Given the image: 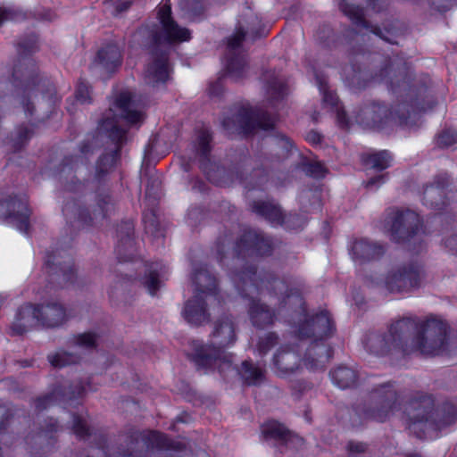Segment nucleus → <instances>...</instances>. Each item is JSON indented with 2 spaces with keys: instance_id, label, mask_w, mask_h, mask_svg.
<instances>
[{
  "instance_id": "obj_1",
  "label": "nucleus",
  "mask_w": 457,
  "mask_h": 457,
  "mask_svg": "<svg viewBox=\"0 0 457 457\" xmlns=\"http://www.w3.org/2000/svg\"><path fill=\"white\" fill-rule=\"evenodd\" d=\"M231 279L238 293L250 300L248 313L252 324L263 328L273 324L276 315L256 297L265 292L278 300V314L284 312L290 316L288 323L296 327L300 339L313 338L303 358L304 366L311 370H323L333 356V349L326 344L335 331V325L328 311L308 317L302 291L304 281L299 278L278 277L271 271L257 273L253 265L235 271Z\"/></svg>"
},
{
  "instance_id": "obj_2",
  "label": "nucleus",
  "mask_w": 457,
  "mask_h": 457,
  "mask_svg": "<svg viewBox=\"0 0 457 457\" xmlns=\"http://www.w3.org/2000/svg\"><path fill=\"white\" fill-rule=\"evenodd\" d=\"M448 325L433 315L420 318L406 316L390 324L387 333L371 331L362 338L371 354L384 356L399 353L438 355L446 349Z\"/></svg>"
},
{
  "instance_id": "obj_3",
  "label": "nucleus",
  "mask_w": 457,
  "mask_h": 457,
  "mask_svg": "<svg viewBox=\"0 0 457 457\" xmlns=\"http://www.w3.org/2000/svg\"><path fill=\"white\" fill-rule=\"evenodd\" d=\"M394 67L392 61L386 60L372 79L389 85L395 94H400L404 99L392 108L378 101L365 103L354 116L355 121L360 125L370 129H383L388 125L403 126L407 125L411 112L433 107L434 101L429 98L428 87L410 85L409 79L402 78V74L396 72Z\"/></svg>"
},
{
  "instance_id": "obj_4",
  "label": "nucleus",
  "mask_w": 457,
  "mask_h": 457,
  "mask_svg": "<svg viewBox=\"0 0 457 457\" xmlns=\"http://www.w3.org/2000/svg\"><path fill=\"white\" fill-rule=\"evenodd\" d=\"M143 119L141 108L130 90L123 89L115 95L111 107L98 126L99 133L104 134L115 145V148L111 153L103 154L97 162L98 179L109 172L120 159V150L127 141L129 127L141 123Z\"/></svg>"
},
{
  "instance_id": "obj_5",
  "label": "nucleus",
  "mask_w": 457,
  "mask_h": 457,
  "mask_svg": "<svg viewBox=\"0 0 457 457\" xmlns=\"http://www.w3.org/2000/svg\"><path fill=\"white\" fill-rule=\"evenodd\" d=\"M37 47V37L31 34L27 38L18 42L19 60L13 67L12 82L0 80V100L6 96L5 90L10 86L14 87L15 93L21 97V103L26 113L32 115L33 106H29V98L41 92L50 104L60 100L56 96L55 87L46 77L39 74L33 59L29 55Z\"/></svg>"
},
{
  "instance_id": "obj_6",
  "label": "nucleus",
  "mask_w": 457,
  "mask_h": 457,
  "mask_svg": "<svg viewBox=\"0 0 457 457\" xmlns=\"http://www.w3.org/2000/svg\"><path fill=\"white\" fill-rule=\"evenodd\" d=\"M237 324L232 315L218 318L210 335V344L204 345L198 340L191 342L190 360L197 370L204 371L218 370L219 373L232 369V353L225 349L237 341Z\"/></svg>"
},
{
  "instance_id": "obj_7",
  "label": "nucleus",
  "mask_w": 457,
  "mask_h": 457,
  "mask_svg": "<svg viewBox=\"0 0 457 457\" xmlns=\"http://www.w3.org/2000/svg\"><path fill=\"white\" fill-rule=\"evenodd\" d=\"M401 403L409 428L419 438H423L428 431L441 430L457 421V405L453 402Z\"/></svg>"
},
{
  "instance_id": "obj_8",
  "label": "nucleus",
  "mask_w": 457,
  "mask_h": 457,
  "mask_svg": "<svg viewBox=\"0 0 457 457\" xmlns=\"http://www.w3.org/2000/svg\"><path fill=\"white\" fill-rule=\"evenodd\" d=\"M193 282L195 285V295L186 303L182 314L189 324L199 326L210 320L204 296L216 298L217 280L206 266H201L195 269Z\"/></svg>"
},
{
  "instance_id": "obj_9",
  "label": "nucleus",
  "mask_w": 457,
  "mask_h": 457,
  "mask_svg": "<svg viewBox=\"0 0 457 457\" xmlns=\"http://www.w3.org/2000/svg\"><path fill=\"white\" fill-rule=\"evenodd\" d=\"M224 129L229 133L248 135L256 129L269 130L275 125V116L268 112H256L243 105L231 107L221 121Z\"/></svg>"
},
{
  "instance_id": "obj_10",
  "label": "nucleus",
  "mask_w": 457,
  "mask_h": 457,
  "mask_svg": "<svg viewBox=\"0 0 457 457\" xmlns=\"http://www.w3.org/2000/svg\"><path fill=\"white\" fill-rule=\"evenodd\" d=\"M96 207L89 213L88 209L81 207L75 200L68 202L62 208V212L72 226L83 228L88 225H96L105 219L112 210V203L108 194L98 193Z\"/></svg>"
},
{
  "instance_id": "obj_11",
  "label": "nucleus",
  "mask_w": 457,
  "mask_h": 457,
  "mask_svg": "<svg viewBox=\"0 0 457 457\" xmlns=\"http://www.w3.org/2000/svg\"><path fill=\"white\" fill-rule=\"evenodd\" d=\"M424 272L417 262H407L392 268L383 281L391 293H409L421 286Z\"/></svg>"
},
{
  "instance_id": "obj_12",
  "label": "nucleus",
  "mask_w": 457,
  "mask_h": 457,
  "mask_svg": "<svg viewBox=\"0 0 457 457\" xmlns=\"http://www.w3.org/2000/svg\"><path fill=\"white\" fill-rule=\"evenodd\" d=\"M386 223L395 242H411L421 230L420 219L413 211H395L388 213Z\"/></svg>"
},
{
  "instance_id": "obj_13",
  "label": "nucleus",
  "mask_w": 457,
  "mask_h": 457,
  "mask_svg": "<svg viewBox=\"0 0 457 457\" xmlns=\"http://www.w3.org/2000/svg\"><path fill=\"white\" fill-rule=\"evenodd\" d=\"M157 19L161 24V30L154 34L153 39L155 45L162 43L187 41L190 39V31L181 28L172 18L171 4L170 0H163L156 8Z\"/></svg>"
},
{
  "instance_id": "obj_14",
  "label": "nucleus",
  "mask_w": 457,
  "mask_h": 457,
  "mask_svg": "<svg viewBox=\"0 0 457 457\" xmlns=\"http://www.w3.org/2000/svg\"><path fill=\"white\" fill-rule=\"evenodd\" d=\"M31 211L26 199L12 197L0 193V219L28 234Z\"/></svg>"
},
{
  "instance_id": "obj_15",
  "label": "nucleus",
  "mask_w": 457,
  "mask_h": 457,
  "mask_svg": "<svg viewBox=\"0 0 457 457\" xmlns=\"http://www.w3.org/2000/svg\"><path fill=\"white\" fill-rule=\"evenodd\" d=\"M275 244L271 237L255 229H246L236 243L237 259L245 256H268L274 250Z\"/></svg>"
},
{
  "instance_id": "obj_16",
  "label": "nucleus",
  "mask_w": 457,
  "mask_h": 457,
  "mask_svg": "<svg viewBox=\"0 0 457 457\" xmlns=\"http://www.w3.org/2000/svg\"><path fill=\"white\" fill-rule=\"evenodd\" d=\"M245 37V31L240 27L228 38L226 71L228 76L236 81L245 78L248 71L245 55L241 54V45Z\"/></svg>"
},
{
  "instance_id": "obj_17",
  "label": "nucleus",
  "mask_w": 457,
  "mask_h": 457,
  "mask_svg": "<svg viewBox=\"0 0 457 457\" xmlns=\"http://www.w3.org/2000/svg\"><path fill=\"white\" fill-rule=\"evenodd\" d=\"M45 268L50 278V284L56 283L61 287L73 284L75 271L70 257L62 255L60 252L47 253Z\"/></svg>"
},
{
  "instance_id": "obj_18",
  "label": "nucleus",
  "mask_w": 457,
  "mask_h": 457,
  "mask_svg": "<svg viewBox=\"0 0 457 457\" xmlns=\"http://www.w3.org/2000/svg\"><path fill=\"white\" fill-rule=\"evenodd\" d=\"M251 208L274 226L283 225L287 229H296L303 225L298 214L284 215L280 207L270 201H254Z\"/></svg>"
},
{
  "instance_id": "obj_19",
  "label": "nucleus",
  "mask_w": 457,
  "mask_h": 457,
  "mask_svg": "<svg viewBox=\"0 0 457 457\" xmlns=\"http://www.w3.org/2000/svg\"><path fill=\"white\" fill-rule=\"evenodd\" d=\"M339 8L342 12L347 16L354 25L360 27L361 29H369L375 36L390 42V40L385 37L382 30L376 27L371 26L369 22L364 19L363 9L358 5H355L353 3L350 2V0H339ZM369 6H370L374 11L380 12L382 10V5L386 0H365Z\"/></svg>"
},
{
  "instance_id": "obj_20",
  "label": "nucleus",
  "mask_w": 457,
  "mask_h": 457,
  "mask_svg": "<svg viewBox=\"0 0 457 457\" xmlns=\"http://www.w3.org/2000/svg\"><path fill=\"white\" fill-rule=\"evenodd\" d=\"M262 434L266 440H274L278 448H299L303 439L277 420H269L262 426Z\"/></svg>"
},
{
  "instance_id": "obj_21",
  "label": "nucleus",
  "mask_w": 457,
  "mask_h": 457,
  "mask_svg": "<svg viewBox=\"0 0 457 457\" xmlns=\"http://www.w3.org/2000/svg\"><path fill=\"white\" fill-rule=\"evenodd\" d=\"M138 439L139 435L131 436L126 441V448L119 447L117 453H111L105 436L95 434V444L90 447L88 457H141V453L134 446L139 443Z\"/></svg>"
},
{
  "instance_id": "obj_22",
  "label": "nucleus",
  "mask_w": 457,
  "mask_h": 457,
  "mask_svg": "<svg viewBox=\"0 0 457 457\" xmlns=\"http://www.w3.org/2000/svg\"><path fill=\"white\" fill-rule=\"evenodd\" d=\"M39 312L37 304L26 303L21 306L11 325V334L21 336L39 326Z\"/></svg>"
},
{
  "instance_id": "obj_23",
  "label": "nucleus",
  "mask_w": 457,
  "mask_h": 457,
  "mask_svg": "<svg viewBox=\"0 0 457 457\" xmlns=\"http://www.w3.org/2000/svg\"><path fill=\"white\" fill-rule=\"evenodd\" d=\"M119 237L116 246L117 258L120 262H130L134 258V223L131 220L123 221L117 229Z\"/></svg>"
},
{
  "instance_id": "obj_24",
  "label": "nucleus",
  "mask_w": 457,
  "mask_h": 457,
  "mask_svg": "<svg viewBox=\"0 0 457 457\" xmlns=\"http://www.w3.org/2000/svg\"><path fill=\"white\" fill-rule=\"evenodd\" d=\"M152 59L145 70L148 83L153 86L160 82L164 83L169 79V52L154 50Z\"/></svg>"
},
{
  "instance_id": "obj_25",
  "label": "nucleus",
  "mask_w": 457,
  "mask_h": 457,
  "mask_svg": "<svg viewBox=\"0 0 457 457\" xmlns=\"http://www.w3.org/2000/svg\"><path fill=\"white\" fill-rule=\"evenodd\" d=\"M449 176L440 174L435 178L434 182L427 186L424 190V204L435 210H442L445 205V189L449 185Z\"/></svg>"
},
{
  "instance_id": "obj_26",
  "label": "nucleus",
  "mask_w": 457,
  "mask_h": 457,
  "mask_svg": "<svg viewBox=\"0 0 457 457\" xmlns=\"http://www.w3.org/2000/svg\"><path fill=\"white\" fill-rule=\"evenodd\" d=\"M315 77L319 89L323 96L324 104L329 106L336 112L338 125L343 129H347L349 127V120L345 112L340 104L337 95L328 88L326 77L319 74H316Z\"/></svg>"
},
{
  "instance_id": "obj_27",
  "label": "nucleus",
  "mask_w": 457,
  "mask_h": 457,
  "mask_svg": "<svg viewBox=\"0 0 457 457\" xmlns=\"http://www.w3.org/2000/svg\"><path fill=\"white\" fill-rule=\"evenodd\" d=\"M40 326L55 328L63 324L67 320L64 307L58 302H48L37 304Z\"/></svg>"
},
{
  "instance_id": "obj_28",
  "label": "nucleus",
  "mask_w": 457,
  "mask_h": 457,
  "mask_svg": "<svg viewBox=\"0 0 457 457\" xmlns=\"http://www.w3.org/2000/svg\"><path fill=\"white\" fill-rule=\"evenodd\" d=\"M273 364L278 376H287L300 369V357L295 349L281 347L274 355Z\"/></svg>"
},
{
  "instance_id": "obj_29",
  "label": "nucleus",
  "mask_w": 457,
  "mask_h": 457,
  "mask_svg": "<svg viewBox=\"0 0 457 457\" xmlns=\"http://www.w3.org/2000/svg\"><path fill=\"white\" fill-rule=\"evenodd\" d=\"M232 369L227 370L225 372L220 374L225 377L230 372H235L236 374L240 375L247 385L254 386L261 384L265 378V370L253 364L251 361H244L241 368L238 369L234 364V355H232Z\"/></svg>"
},
{
  "instance_id": "obj_30",
  "label": "nucleus",
  "mask_w": 457,
  "mask_h": 457,
  "mask_svg": "<svg viewBox=\"0 0 457 457\" xmlns=\"http://www.w3.org/2000/svg\"><path fill=\"white\" fill-rule=\"evenodd\" d=\"M211 140L212 136L210 132L207 129H203L202 131H200L197 137L196 144L195 146L197 154L201 157L200 169L205 173L206 178L210 181L216 183L212 173L214 165L211 163L210 159L208 157L211 152Z\"/></svg>"
},
{
  "instance_id": "obj_31",
  "label": "nucleus",
  "mask_w": 457,
  "mask_h": 457,
  "mask_svg": "<svg viewBox=\"0 0 457 457\" xmlns=\"http://www.w3.org/2000/svg\"><path fill=\"white\" fill-rule=\"evenodd\" d=\"M266 92L272 106L276 102L282 100L287 94L286 80L281 74L268 71L263 74Z\"/></svg>"
},
{
  "instance_id": "obj_32",
  "label": "nucleus",
  "mask_w": 457,
  "mask_h": 457,
  "mask_svg": "<svg viewBox=\"0 0 457 457\" xmlns=\"http://www.w3.org/2000/svg\"><path fill=\"white\" fill-rule=\"evenodd\" d=\"M384 252V247L381 245L364 238L355 240L352 245L353 258L361 262L378 258L383 255Z\"/></svg>"
},
{
  "instance_id": "obj_33",
  "label": "nucleus",
  "mask_w": 457,
  "mask_h": 457,
  "mask_svg": "<svg viewBox=\"0 0 457 457\" xmlns=\"http://www.w3.org/2000/svg\"><path fill=\"white\" fill-rule=\"evenodd\" d=\"M332 382L341 389L353 388L359 381V373L352 367L340 365L329 372Z\"/></svg>"
},
{
  "instance_id": "obj_34",
  "label": "nucleus",
  "mask_w": 457,
  "mask_h": 457,
  "mask_svg": "<svg viewBox=\"0 0 457 457\" xmlns=\"http://www.w3.org/2000/svg\"><path fill=\"white\" fill-rule=\"evenodd\" d=\"M96 60L106 71H114L121 63L120 48L116 45H107L98 51Z\"/></svg>"
},
{
  "instance_id": "obj_35",
  "label": "nucleus",
  "mask_w": 457,
  "mask_h": 457,
  "mask_svg": "<svg viewBox=\"0 0 457 457\" xmlns=\"http://www.w3.org/2000/svg\"><path fill=\"white\" fill-rule=\"evenodd\" d=\"M164 266L161 262H152L146 266L145 275L143 278L142 284L147 289L151 295H154L161 287L160 277L162 275Z\"/></svg>"
},
{
  "instance_id": "obj_36",
  "label": "nucleus",
  "mask_w": 457,
  "mask_h": 457,
  "mask_svg": "<svg viewBox=\"0 0 457 457\" xmlns=\"http://www.w3.org/2000/svg\"><path fill=\"white\" fill-rule=\"evenodd\" d=\"M361 160L367 168L380 171L387 169L391 165L392 155L388 151L383 150L365 154L361 156Z\"/></svg>"
},
{
  "instance_id": "obj_37",
  "label": "nucleus",
  "mask_w": 457,
  "mask_h": 457,
  "mask_svg": "<svg viewBox=\"0 0 457 457\" xmlns=\"http://www.w3.org/2000/svg\"><path fill=\"white\" fill-rule=\"evenodd\" d=\"M144 439L146 440L148 445L152 447L176 450L182 448L180 443L173 442L166 435L157 431L149 432L146 436H144Z\"/></svg>"
},
{
  "instance_id": "obj_38",
  "label": "nucleus",
  "mask_w": 457,
  "mask_h": 457,
  "mask_svg": "<svg viewBox=\"0 0 457 457\" xmlns=\"http://www.w3.org/2000/svg\"><path fill=\"white\" fill-rule=\"evenodd\" d=\"M79 359V355L65 351H58L48 356L51 365L55 368H62L70 364L77 363Z\"/></svg>"
},
{
  "instance_id": "obj_39",
  "label": "nucleus",
  "mask_w": 457,
  "mask_h": 457,
  "mask_svg": "<svg viewBox=\"0 0 457 457\" xmlns=\"http://www.w3.org/2000/svg\"><path fill=\"white\" fill-rule=\"evenodd\" d=\"M370 397L378 400H396L399 395L394 384L388 382L375 386L370 393Z\"/></svg>"
},
{
  "instance_id": "obj_40",
  "label": "nucleus",
  "mask_w": 457,
  "mask_h": 457,
  "mask_svg": "<svg viewBox=\"0 0 457 457\" xmlns=\"http://www.w3.org/2000/svg\"><path fill=\"white\" fill-rule=\"evenodd\" d=\"M182 8L191 21L201 20L204 16L205 9L199 0H186Z\"/></svg>"
},
{
  "instance_id": "obj_41",
  "label": "nucleus",
  "mask_w": 457,
  "mask_h": 457,
  "mask_svg": "<svg viewBox=\"0 0 457 457\" xmlns=\"http://www.w3.org/2000/svg\"><path fill=\"white\" fill-rule=\"evenodd\" d=\"M91 387L88 384H85L83 381H76L70 386V391L63 395V400H76L77 398H82L87 395V392Z\"/></svg>"
},
{
  "instance_id": "obj_42",
  "label": "nucleus",
  "mask_w": 457,
  "mask_h": 457,
  "mask_svg": "<svg viewBox=\"0 0 457 457\" xmlns=\"http://www.w3.org/2000/svg\"><path fill=\"white\" fill-rule=\"evenodd\" d=\"M72 429L75 435L79 438L85 439L92 435L87 420L79 415H73Z\"/></svg>"
},
{
  "instance_id": "obj_43",
  "label": "nucleus",
  "mask_w": 457,
  "mask_h": 457,
  "mask_svg": "<svg viewBox=\"0 0 457 457\" xmlns=\"http://www.w3.org/2000/svg\"><path fill=\"white\" fill-rule=\"evenodd\" d=\"M370 403L373 404L369 407V410L364 411L363 416L378 421H384L387 416L388 410L384 406H378L381 402H370Z\"/></svg>"
},
{
  "instance_id": "obj_44",
  "label": "nucleus",
  "mask_w": 457,
  "mask_h": 457,
  "mask_svg": "<svg viewBox=\"0 0 457 457\" xmlns=\"http://www.w3.org/2000/svg\"><path fill=\"white\" fill-rule=\"evenodd\" d=\"M33 129L29 126H21L18 128L17 136L13 140L12 148L13 151H19L27 143V141L32 137Z\"/></svg>"
},
{
  "instance_id": "obj_45",
  "label": "nucleus",
  "mask_w": 457,
  "mask_h": 457,
  "mask_svg": "<svg viewBox=\"0 0 457 457\" xmlns=\"http://www.w3.org/2000/svg\"><path fill=\"white\" fill-rule=\"evenodd\" d=\"M303 171L313 178H324L327 173V169L320 162H308L303 165Z\"/></svg>"
},
{
  "instance_id": "obj_46",
  "label": "nucleus",
  "mask_w": 457,
  "mask_h": 457,
  "mask_svg": "<svg viewBox=\"0 0 457 457\" xmlns=\"http://www.w3.org/2000/svg\"><path fill=\"white\" fill-rule=\"evenodd\" d=\"M457 143V131L452 129L443 130L436 137L439 147H449Z\"/></svg>"
},
{
  "instance_id": "obj_47",
  "label": "nucleus",
  "mask_w": 457,
  "mask_h": 457,
  "mask_svg": "<svg viewBox=\"0 0 457 457\" xmlns=\"http://www.w3.org/2000/svg\"><path fill=\"white\" fill-rule=\"evenodd\" d=\"M278 337L274 332H269L258 343V351L261 355L266 354L278 344Z\"/></svg>"
},
{
  "instance_id": "obj_48",
  "label": "nucleus",
  "mask_w": 457,
  "mask_h": 457,
  "mask_svg": "<svg viewBox=\"0 0 457 457\" xmlns=\"http://www.w3.org/2000/svg\"><path fill=\"white\" fill-rule=\"evenodd\" d=\"M76 100L80 104L91 103V89L87 83L80 79L75 91Z\"/></svg>"
},
{
  "instance_id": "obj_49",
  "label": "nucleus",
  "mask_w": 457,
  "mask_h": 457,
  "mask_svg": "<svg viewBox=\"0 0 457 457\" xmlns=\"http://www.w3.org/2000/svg\"><path fill=\"white\" fill-rule=\"evenodd\" d=\"M79 162V157L67 156L63 159L59 170V179L62 180L63 177H68L74 170Z\"/></svg>"
},
{
  "instance_id": "obj_50",
  "label": "nucleus",
  "mask_w": 457,
  "mask_h": 457,
  "mask_svg": "<svg viewBox=\"0 0 457 457\" xmlns=\"http://www.w3.org/2000/svg\"><path fill=\"white\" fill-rule=\"evenodd\" d=\"M349 457H364L367 445L361 442L351 441L347 444Z\"/></svg>"
},
{
  "instance_id": "obj_51",
  "label": "nucleus",
  "mask_w": 457,
  "mask_h": 457,
  "mask_svg": "<svg viewBox=\"0 0 457 457\" xmlns=\"http://www.w3.org/2000/svg\"><path fill=\"white\" fill-rule=\"evenodd\" d=\"M96 341V336L91 332L80 334L76 337V344L85 348H94Z\"/></svg>"
},
{
  "instance_id": "obj_52",
  "label": "nucleus",
  "mask_w": 457,
  "mask_h": 457,
  "mask_svg": "<svg viewBox=\"0 0 457 457\" xmlns=\"http://www.w3.org/2000/svg\"><path fill=\"white\" fill-rule=\"evenodd\" d=\"M276 140V144L283 149V154L282 155H286L293 148V143L291 142V140L284 136V135H279L278 137H276L275 138Z\"/></svg>"
},
{
  "instance_id": "obj_53",
  "label": "nucleus",
  "mask_w": 457,
  "mask_h": 457,
  "mask_svg": "<svg viewBox=\"0 0 457 457\" xmlns=\"http://www.w3.org/2000/svg\"><path fill=\"white\" fill-rule=\"evenodd\" d=\"M444 245L448 252L453 254H457V233L445 238Z\"/></svg>"
},
{
  "instance_id": "obj_54",
  "label": "nucleus",
  "mask_w": 457,
  "mask_h": 457,
  "mask_svg": "<svg viewBox=\"0 0 457 457\" xmlns=\"http://www.w3.org/2000/svg\"><path fill=\"white\" fill-rule=\"evenodd\" d=\"M223 89L221 79H218L216 81L210 83L208 92L212 96H218L221 94Z\"/></svg>"
},
{
  "instance_id": "obj_55",
  "label": "nucleus",
  "mask_w": 457,
  "mask_h": 457,
  "mask_svg": "<svg viewBox=\"0 0 457 457\" xmlns=\"http://www.w3.org/2000/svg\"><path fill=\"white\" fill-rule=\"evenodd\" d=\"M387 177H388V174L387 173H385V174H381V175H378V176H375L373 178H370L367 182H366V187L368 188H371L373 187L374 186H380L382 184H384L386 179H387Z\"/></svg>"
},
{
  "instance_id": "obj_56",
  "label": "nucleus",
  "mask_w": 457,
  "mask_h": 457,
  "mask_svg": "<svg viewBox=\"0 0 457 457\" xmlns=\"http://www.w3.org/2000/svg\"><path fill=\"white\" fill-rule=\"evenodd\" d=\"M312 384L305 381H297L292 386L293 390L299 394H303L304 392L312 389Z\"/></svg>"
},
{
  "instance_id": "obj_57",
  "label": "nucleus",
  "mask_w": 457,
  "mask_h": 457,
  "mask_svg": "<svg viewBox=\"0 0 457 457\" xmlns=\"http://www.w3.org/2000/svg\"><path fill=\"white\" fill-rule=\"evenodd\" d=\"M306 140L310 144L316 145L321 143L322 136L319 132L312 130L307 133Z\"/></svg>"
},
{
  "instance_id": "obj_58",
  "label": "nucleus",
  "mask_w": 457,
  "mask_h": 457,
  "mask_svg": "<svg viewBox=\"0 0 457 457\" xmlns=\"http://www.w3.org/2000/svg\"><path fill=\"white\" fill-rule=\"evenodd\" d=\"M14 19V11L11 8H1L0 9V24L7 20Z\"/></svg>"
},
{
  "instance_id": "obj_59",
  "label": "nucleus",
  "mask_w": 457,
  "mask_h": 457,
  "mask_svg": "<svg viewBox=\"0 0 457 457\" xmlns=\"http://www.w3.org/2000/svg\"><path fill=\"white\" fill-rule=\"evenodd\" d=\"M131 0H122L118 3L115 6V11L117 13H120L122 12L127 11L131 6Z\"/></svg>"
},
{
  "instance_id": "obj_60",
  "label": "nucleus",
  "mask_w": 457,
  "mask_h": 457,
  "mask_svg": "<svg viewBox=\"0 0 457 457\" xmlns=\"http://www.w3.org/2000/svg\"><path fill=\"white\" fill-rule=\"evenodd\" d=\"M7 418L8 416L5 406L0 404V429L4 427Z\"/></svg>"
},
{
  "instance_id": "obj_61",
  "label": "nucleus",
  "mask_w": 457,
  "mask_h": 457,
  "mask_svg": "<svg viewBox=\"0 0 457 457\" xmlns=\"http://www.w3.org/2000/svg\"><path fill=\"white\" fill-rule=\"evenodd\" d=\"M93 151V145L89 142H84L81 145L80 152L82 154H87Z\"/></svg>"
},
{
  "instance_id": "obj_62",
  "label": "nucleus",
  "mask_w": 457,
  "mask_h": 457,
  "mask_svg": "<svg viewBox=\"0 0 457 457\" xmlns=\"http://www.w3.org/2000/svg\"><path fill=\"white\" fill-rule=\"evenodd\" d=\"M81 187H82L81 183H78L77 184V183L74 182L73 179L71 180V185H65V188L68 191L78 190Z\"/></svg>"
},
{
  "instance_id": "obj_63",
  "label": "nucleus",
  "mask_w": 457,
  "mask_h": 457,
  "mask_svg": "<svg viewBox=\"0 0 457 457\" xmlns=\"http://www.w3.org/2000/svg\"><path fill=\"white\" fill-rule=\"evenodd\" d=\"M46 436L43 433L38 434L35 437V443L36 444H42L46 440Z\"/></svg>"
},
{
  "instance_id": "obj_64",
  "label": "nucleus",
  "mask_w": 457,
  "mask_h": 457,
  "mask_svg": "<svg viewBox=\"0 0 457 457\" xmlns=\"http://www.w3.org/2000/svg\"><path fill=\"white\" fill-rule=\"evenodd\" d=\"M42 19L44 20H46V21H52L54 19V15L50 12V11H47L42 17Z\"/></svg>"
}]
</instances>
